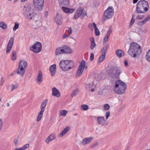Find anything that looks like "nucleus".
I'll return each instance as SVG.
<instances>
[{
  "label": "nucleus",
  "mask_w": 150,
  "mask_h": 150,
  "mask_svg": "<svg viewBox=\"0 0 150 150\" xmlns=\"http://www.w3.org/2000/svg\"><path fill=\"white\" fill-rule=\"evenodd\" d=\"M70 127L69 126L66 127L58 135L59 138L64 136L69 130Z\"/></svg>",
  "instance_id": "nucleus-22"
},
{
  "label": "nucleus",
  "mask_w": 150,
  "mask_h": 150,
  "mask_svg": "<svg viewBox=\"0 0 150 150\" xmlns=\"http://www.w3.org/2000/svg\"><path fill=\"white\" fill-rule=\"evenodd\" d=\"M94 54L93 53H91V54L90 60L91 61H93L94 59Z\"/></svg>",
  "instance_id": "nucleus-50"
},
{
  "label": "nucleus",
  "mask_w": 150,
  "mask_h": 150,
  "mask_svg": "<svg viewBox=\"0 0 150 150\" xmlns=\"http://www.w3.org/2000/svg\"><path fill=\"white\" fill-rule=\"evenodd\" d=\"M98 145V143L97 142L93 144L91 146L92 148H93L97 146Z\"/></svg>",
  "instance_id": "nucleus-52"
},
{
  "label": "nucleus",
  "mask_w": 150,
  "mask_h": 150,
  "mask_svg": "<svg viewBox=\"0 0 150 150\" xmlns=\"http://www.w3.org/2000/svg\"><path fill=\"white\" fill-rule=\"evenodd\" d=\"M67 111L65 110H63L60 111V116H65L67 113Z\"/></svg>",
  "instance_id": "nucleus-39"
},
{
  "label": "nucleus",
  "mask_w": 150,
  "mask_h": 150,
  "mask_svg": "<svg viewBox=\"0 0 150 150\" xmlns=\"http://www.w3.org/2000/svg\"><path fill=\"white\" fill-rule=\"evenodd\" d=\"M77 115V113L75 114V115Z\"/></svg>",
  "instance_id": "nucleus-64"
},
{
  "label": "nucleus",
  "mask_w": 150,
  "mask_h": 150,
  "mask_svg": "<svg viewBox=\"0 0 150 150\" xmlns=\"http://www.w3.org/2000/svg\"><path fill=\"white\" fill-rule=\"evenodd\" d=\"M93 137H90L85 138L83 140L81 143L82 145H86L91 142L93 140Z\"/></svg>",
  "instance_id": "nucleus-23"
},
{
  "label": "nucleus",
  "mask_w": 150,
  "mask_h": 150,
  "mask_svg": "<svg viewBox=\"0 0 150 150\" xmlns=\"http://www.w3.org/2000/svg\"><path fill=\"white\" fill-rule=\"evenodd\" d=\"M63 11L66 13H73L75 10L74 8H68L62 7V8Z\"/></svg>",
  "instance_id": "nucleus-27"
},
{
  "label": "nucleus",
  "mask_w": 150,
  "mask_h": 150,
  "mask_svg": "<svg viewBox=\"0 0 150 150\" xmlns=\"http://www.w3.org/2000/svg\"><path fill=\"white\" fill-rule=\"evenodd\" d=\"M82 110H87L88 109V106L87 105H83L81 106Z\"/></svg>",
  "instance_id": "nucleus-40"
},
{
  "label": "nucleus",
  "mask_w": 150,
  "mask_h": 150,
  "mask_svg": "<svg viewBox=\"0 0 150 150\" xmlns=\"http://www.w3.org/2000/svg\"><path fill=\"white\" fill-rule=\"evenodd\" d=\"M3 125V122L2 120L1 119H0V131Z\"/></svg>",
  "instance_id": "nucleus-48"
},
{
  "label": "nucleus",
  "mask_w": 150,
  "mask_h": 150,
  "mask_svg": "<svg viewBox=\"0 0 150 150\" xmlns=\"http://www.w3.org/2000/svg\"><path fill=\"white\" fill-rule=\"evenodd\" d=\"M92 117H93V118H95V119H97V117H96V116H92Z\"/></svg>",
  "instance_id": "nucleus-62"
},
{
  "label": "nucleus",
  "mask_w": 150,
  "mask_h": 150,
  "mask_svg": "<svg viewBox=\"0 0 150 150\" xmlns=\"http://www.w3.org/2000/svg\"><path fill=\"white\" fill-rule=\"evenodd\" d=\"M145 57L147 61L150 62V49L146 52Z\"/></svg>",
  "instance_id": "nucleus-37"
},
{
  "label": "nucleus",
  "mask_w": 150,
  "mask_h": 150,
  "mask_svg": "<svg viewBox=\"0 0 150 150\" xmlns=\"http://www.w3.org/2000/svg\"><path fill=\"white\" fill-rule=\"evenodd\" d=\"M127 85L121 80H117L115 82V86L114 87V91L118 94H122L124 93L126 89Z\"/></svg>",
  "instance_id": "nucleus-2"
},
{
  "label": "nucleus",
  "mask_w": 150,
  "mask_h": 150,
  "mask_svg": "<svg viewBox=\"0 0 150 150\" xmlns=\"http://www.w3.org/2000/svg\"><path fill=\"white\" fill-rule=\"evenodd\" d=\"M52 95L53 96L57 97H59L61 94L59 91L55 87L52 88Z\"/></svg>",
  "instance_id": "nucleus-21"
},
{
  "label": "nucleus",
  "mask_w": 150,
  "mask_h": 150,
  "mask_svg": "<svg viewBox=\"0 0 150 150\" xmlns=\"http://www.w3.org/2000/svg\"><path fill=\"white\" fill-rule=\"evenodd\" d=\"M48 102V100L45 99L42 102L40 106V111L39 112L37 117L36 121L37 122H39L43 116L45 109Z\"/></svg>",
  "instance_id": "nucleus-6"
},
{
  "label": "nucleus",
  "mask_w": 150,
  "mask_h": 150,
  "mask_svg": "<svg viewBox=\"0 0 150 150\" xmlns=\"http://www.w3.org/2000/svg\"><path fill=\"white\" fill-rule=\"evenodd\" d=\"M86 14V11L81 8H78L74 13V18L77 19L81 17L82 18L84 17Z\"/></svg>",
  "instance_id": "nucleus-10"
},
{
  "label": "nucleus",
  "mask_w": 150,
  "mask_h": 150,
  "mask_svg": "<svg viewBox=\"0 0 150 150\" xmlns=\"http://www.w3.org/2000/svg\"><path fill=\"white\" fill-rule=\"evenodd\" d=\"M93 25L90 23L88 24V27L91 30H93Z\"/></svg>",
  "instance_id": "nucleus-51"
},
{
  "label": "nucleus",
  "mask_w": 150,
  "mask_h": 150,
  "mask_svg": "<svg viewBox=\"0 0 150 150\" xmlns=\"http://www.w3.org/2000/svg\"><path fill=\"white\" fill-rule=\"evenodd\" d=\"M18 1V0H14V1H13L14 3H16L17 1Z\"/></svg>",
  "instance_id": "nucleus-61"
},
{
  "label": "nucleus",
  "mask_w": 150,
  "mask_h": 150,
  "mask_svg": "<svg viewBox=\"0 0 150 150\" xmlns=\"http://www.w3.org/2000/svg\"><path fill=\"white\" fill-rule=\"evenodd\" d=\"M46 13H47H47H48L47 12H46Z\"/></svg>",
  "instance_id": "nucleus-63"
},
{
  "label": "nucleus",
  "mask_w": 150,
  "mask_h": 150,
  "mask_svg": "<svg viewBox=\"0 0 150 150\" xmlns=\"http://www.w3.org/2000/svg\"><path fill=\"white\" fill-rule=\"evenodd\" d=\"M115 54L119 58H120L125 55V53L121 50H117L115 52Z\"/></svg>",
  "instance_id": "nucleus-30"
},
{
  "label": "nucleus",
  "mask_w": 150,
  "mask_h": 150,
  "mask_svg": "<svg viewBox=\"0 0 150 150\" xmlns=\"http://www.w3.org/2000/svg\"><path fill=\"white\" fill-rule=\"evenodd\" d=\"M59 5L60 6H66L69 4V0H58Z\"/></svg>",
  "instance_id": "nucleus-29"
},
{
  "label": "nucleus",
  "mask_w": 150,
  "mask_h": 150,
  "mask_svg": "<svg viewBox=\"0 0 150 150\" xmlns=\"http://www.w3.org/2000/svg\"><path fill=\"white\" fill-rule=\"evenodd\" d=\"M104 108L105 110H108L110 108V106L108 104H105L104 105Z\"/></svg>",
  "instance_id": "nucleus-46"
},
{
  "label": "nucleus",
  "mask_w": 150,
  "mask_h": 150,
  "mask_svg": "<svg viewBox=\"0 0 150 150\" xmlns=\"http://www.w3.org/2000/svg\"><path fill=\"white\" fill-rule=\"evenodd\" d=\"M59 66L62 70L66 71L72 69L74 65L73 62L71 60H62L60 62Z\"/></svg>",
  "instance_id": "nucleus-5"
},
{
  "label": "nucleus",
  "mask_w": 150,
  "mask_h": 150,
  "mask_svg": "<svg viewBox=\"0 0 150 150\" xmlns=\"http://www.w3.org/2000/svg\"><path fill=\"white\" fill-rule=\"evenodd\" d=\"M110 112L109 111H108L106 113L105 116L106 117V119L107 120L108 117L110 116Z\"/></svg>",
  "instance_id": "nucleus-45"
},
{
  "label": "nucleus",
  "mask_w": 150,
  "mask_h": 150,
  "mask_svg": "<svg viewBox=\"0 0 150 150\" xmlns=\"http://www.w3.org/2000/svg\"><path fill=\"white\" fill-rule=\"evenodd\" d=\"M109 46V45L108 44H107L103 47L101 52L102 54L106 55Z\"/></svg>",
  "instance_id": "nucleus-31"
},
{
  "label": "nucleus",
  "mask_w": 150,
  "mask_h": 150,
  "mask_svg": "<svg viewBox=\"0 0 150 150\" xmlns=\"http://www.w3.org/2000/svg\"><path fill=\"white\" fill-rule=\"evenodd\" d=\"M19 24L18 23L15 22L14 23V26L13 28V30L14 31H16L18 28Z\"/></svg>",
  "instance_id": "nucleus-42"
},
{
  "label": "nucleus",
  "mask_w": 150,
  "mask_h": 150,
  "mask_svg": "<svg viewBox=\"0 0 150 150\" xmlns=\"http://www.w3.org/2000/svg\"><path fill=\"white\" fill-rule=\"evenodd\" d=\"M141 52L140 46L136 42H132L128 53L132 57L134 58L139 57Z\"/></svg>",
  "instance_id": "nucleus-1"
},
{
  "label": "nucleus",
  "mask_w": 150,
  "mask_h": 150,
  "mask_svg": "<svg viewBox=\"0 0 150 150\" xmlns=\"http://www.w3.org/2000/svg\"><path fill=\"white\" fill-rule=\"evenodd\" d=\"M97 121L98 124L102 125H105L106 121L103 116H98L97 118Z\"/></svg>",
  "instance_id": "nucleus-16"
},
{
  "label": "nucleus",
  "mask_w": 150,
  "mask_h": 150,
  "mask_svg": "<svg viewBox=\"0 0 150 150\" xmlns=\"http://www.w3.org/2000/svg\"><path fill=\"white\" fill-rule=\"evenodd\" d=\"M33 4L35 7L39 10L43 9L44 0H33Z\"/></svg>",
  "instance_id": "nucleus-12"
},
{
  "label": "nucleus",
  "mask_w": 150,
  "mask_h": 150,
  "mask_svg": "<svg viewBox=\"0 0 150 150\" xmlns=\"http://www.w3.org/2000/svg\"><path fill=\"white\" fill-rule=\"evenodd\" d=\"M112 30L111 28H109L107 31V34L105 35V37L104 38L103 43V44H105L107 42H108L109 39V37L111 33H112Z\"/></svg>",
  "instance_id": "nucleus-19"
},
{
  "label": "nucleus",
  "mask_w": 150,
  "mask_h": 150,
  "mask_svg": "<svg viewBox=\"0 0 150 150\" xmlns=\"http://www.w3.org/2000/svg\"><path fill=\"white\" fill-rule=\"evenodd\" d=\"M138 1V0H133V2L134 4L136 3Z\"/></svg>",
  "instance_id": "nucleus-58"
},
{
  "label": "nucleus",
  "mask_w": 150,
  "mask_h": 150,
  "mask_svg": "<svg viewBox=\"0 0 150 150\" xmlns=\"http://www.w3.org/2000/svg\"><path fill=\"white\" fill-rule=\"evenodd\" d=\"M86 63V62L84 60H83L81 62L76 72V76H80L83 73L84 69L87 68V66L85 65Z\"/></svg>",
  "instance_id": "nucleus-11"
},
{
  "label": "nucleus",
  "mask_w": 150,
  "mask_h": 150,
  "mask_svg": "<svg viewBox=\"0 0 150 150\" xmlns=\"http://www.w3.org/2000/svg\"><path fill=\"white\" fill-rule=\"evenodd\" d=\"M10 104L9 103H7V107H9L10 106Z\"/></svg>",
  "instance_id": "nucleus-59"
},
{
  "label": "nucleus",
  "mask_w": 150,
  "mask_h": 150,
  "mask_svg": "<svg viewBox=\"0 0 150 150\" xmlns=\"http://www.w3.org/2000/svg\"><path fill=\"white\" fill-rule=\"evenodd\" d=\"M56 65L55 64L51 65L49 68V70L51 76H54L56 73Z\"/></svg>",
  "instance_id": "nucleus-25"
},
{
  "label": "nucleus",
  "mask_w": 150,
  "mask_h": 150,
  "mask_svg": "<svg viewBox=\"0 0 150 150\" xmlns=\"http://www.w3.org/2000/svg\"><path fill=\"white\" fill-rule=\"evenodd\" d=\"M30 50L33 52L38 53L40 52L42 49V44L39 42H37L33 45L32 47H30Z\"/></svg>",
  "instance_id": "nucleus-13"
},
{
  "label": "nucleus",
  "mask_w": 150,
  "mask_h": 150,
  "mask_svg": "<svg viewBox=\"0 0 150 150\" xmlns=\"http://www.w3.org/2000/svg\"><path fill=\"white\" fill-rule=\"evenodd\" d=\"M149 5L147 1L145 0L140 1L136 7V11L137 13H144L148 10Z\"/></svg>",
  "instance_id": "nucleus-4"
},
{
  "label": "nucleus",
  "mask_w": 150,
  "mask_h": 150,
  "mask_svg": "<svg viewBox=\"0 0 150 150\" xmlns=\"http://www.w3.org/2000/svg\"><path fill=\"white\" fill-rule=\"evenodd\" d=\"M18 141L17 139H15L14 141V143L15 145H17L18 143Z\"/></svg>",
  "instance_id": "nucleus-55"
},
{
  "label": "nucleus",
  "mask_w": 150,
  "mask_h": 150,
  "mask_svg": "<svg viewBox=\"0 0 150 150\" xmlns=\"http://www.w3.org/2000/svg\"><path fill=\"white\" fill-rule=\"evenodd\" d=\"M27 0H21V1L22 2H24L25 1H27Z\"/></svg>",
  "instance_id": "nucleus-60"
},
{
  "label": "nucleus",
  "mask_w": 150,
  "mask_h": 150,
  "mask_svg": "<svg viewBox=\"0 0 150 150\" xmlns=\"http://www.w3.org/2000/svg\"><path fill=\"white\" fill-rule=\"evenodd\" d=\"M11 86L12 87V88L11 91H13V90L17 88L18 87V84H16L15 85L12 84Z\"/></svg>",
  "instance_id": "nucleus-43"
},
{
  "label": "nucleus",
  "mask_w": 150,
  "mask_h": 150,
  "mask_svg": "<svg viewBox=\"0 0 150 150\" xmlns=\"http://www.w3.org/2000/svg\"><path fill=\"white\" fill-rule=\"evenodd\" d=\"M23 14L25 18L29 21L34 19L36 15L30 5L24 6L23 10Z\"/></svg>",
  "instance_id": "nucleus-3"
},
{
  "label": "nucleus",
  "mask_w": 150,
  "mask_h": 150,
  "mask_svg": "<svg viewBox=\"0 0 150 150\" xmlns=\"http://www.w3.org/2000/svg\"><path fill=\"white\" fill-rule=\"evenodd\" d=\"M11 59L13 60H15L16 58V53L14 52H13L12 54L11 57Z\"/></svg>",
  "instance_id": "nucleus-41"
},
{
  "label": "nucleus",
  "mask_w": 150,
  "mask_h": 150,
  "mask_svg": "<svg viewBox=\"0 0 150 150\" xmlns=\"http://www.w3.org/2000/svg\"><path fill=\"white\" fill-rule=\"evenodd\" d=\"M121 73V68L119 67L116 66L113 67L110 70L109 74L110 77L115 78L117 76H119Z\"/></svg>",
  "instance_id": "nucleus-9"
},
{
  "label": "nucleus",
  "mask_w": 150,
  "mask_h": 150,
  "mask_svg": "<svg viewBox=\"0 0 150 150\" xmlns=\"http://www.w3.org/2000/svg\"><path fill=\"white\" fill-rule=\"evenodd\" d=\"M25 69L19 66L17 70V74L20 75L21 76H23L25 72Z\"/></svg>",
  "instance_id": "nucleus-26"
},
{
  "label": "nucleus",
  "mask_w": 150,
  "mask_h": 150,
  "mask_svg": "<svg viewBox=\"0 0 150 150\" xmlns=\"http://www.w3.org/2000/svg\"><path fill=\"white\" fill-rule=\"evenodd\" d=\"M105 55L102 54V55L100 56L98 58V63L99 64L102 61H103L105 59Z\"/></svg>",
  "instance_id": "nucleus-35"
},
{
  "label": "nucleus",
  "mask_w": 150,
  "mask_h": 150,
  "mask_svg": "<svg viewBox=\"0 0 150 150\" xmlns=\"http://www.w3.org/2000/svg\"><path fill=\"white\" fill-rule=\"evenodd\" d=\"M56 138V134L54 133H52L49 135L45 139V141L47 144H49L51 141L55 139Z\"/></svg>",
  "instance_id": "nucleus-15"
},
{
  "label": "nucleus",
  "mask_w": 150,
  "mask_h": 150,
  "mask_svg": "<svg viewBox=\"0 0 150 150\" xmlns=\"http://www.w3.org/2000/svg\"><path fill=\"white\" fill-rule=\"evenodd\" d=\"M134 22H135V20L132 17L130 23L129 24V27H130L131 26H132V25L134 23Z\"/></svg>",
  "instance_id": "nucleus-44"
},
{
  "label": "nucleus",
  "mask_w": 150,
  "mask_h": 150,
  "mask_svg": "<svg viewBox=\"0 0 150 150\" xmlns=\"http://www.w3.org/2000/svg\"><path fill=\"white\" fill-rule=\"evenodd\" d=\"M79 91L78 89H76L71 94V96L72 97H74L77 95Z\"/></svg>",
  "instance_id": "nucleus-38"
},
{
  "label": "nucleus",
  "mask_w": 150,
  "mask_h": 150,
  "mask_svg": "<svg viewBox=\"0 0 150 150\" xmlns=\"http://www.w3.org/2000/svg\"><path fill=\"white\" fill-rule=\"evenodd\" d=\"M94 83L93 81H92L90 83L86 84V87L87 89L91 92H93L95 91L94 88L93 87Z\"/></svg>",
  "instance_id": "nucleus-18"
},
{
  "label": "nucleus",
  "mask_w": 150,
  "mask_h": 150,
  "mask_svg": "<svg viewBox=\"0 0 150 150\" xmlns=\"http://www.w3.org/2000/svg\"><path fill=\"white\" fill-rule=\"evenodd\" d=\"M36 81L38 83L40 84L43 81V75L42 72L39 71L36 77Z\"/></svg>",
  "instance_id": "nucleus-17"
},
{
  "label": "nucleus",
  "mask_w": 150,
  "mask_h": 150,
  "mask_svg": "<svg viewBox=\"0 0 150 150\" xmlns=\"http://www.w3.org/2000/svg\"><path fill=\"white\" fill-rule=\"evenodd\" d=\"M114 9L112 6H109L104 12V21L111 18L113 15Z\"/></svg>",
  "instance_id": "nucleus-8"
},
{
  "label": "nucleus",
  "mask_w": 150,
  "mask_h": 150,
  "mask_svg": "<svg viewBox=\"0 0 150 150\" xmlns=\"http://www.w3.org/2000/svg\"><path fill=\"white\" fill-rule=\"evenodd\" d=\"M68 33L70 35H71L72 32V30L71 27H69L68 28V29L67 30Z\"/></svg>",
  "instance_id": "nucleus-47"
},
{
  "label": "nucleus",
  "mask_w": 150,
  "mask_h": 150,
  "mask_svg": "<svg viewBox=\"0 0 150 150\" xmlns=\"http://www.w3.org/2000/svg\"><path fill=\"white\" fill-rule=\"evenodd\" d=\"M30 146L28 144H25L22 147L20 148H16L15 150H25L26 149L28 148Z\"/></svg>",
  "instance_id": "nucleus-33"
},
{
  "label": "nucleus",
  "mask_w": 150,
  "mask_h": 150,
  "mask_svg": "<svg viewBox=\"0 0 150 150\" xmlns=\"http://www.w3.org/2000/svg\"><path fill=\"white\" fill-rule=\"evenodd\" d=\"M130 147L129 146H127L125 148V150H129Z\"/></svg>",
  "instance_id": "nucleus-57"
},
{
  "label": "nucleus",
  "mask_w": 150,
  "mask_h": 150,
  "mask_svg": "<svg viewBox=\"0 0 150 150\" xmlns=\"http://www.w3.org/2000/svg\"><path fill=\"white\" fill-rule=\"evenodd\" d=\"M125 65L127 67L128 66V61L127 60H125L124 61Z\"/></svg>",
  "instance_id": "nucleus-53"
},
{
  "label": "nucleus",
  "mask_w": 150,
  "mask_h": 150,
  "mask_svg": "<svg viewBox=\"0 0 150 150\" xmlns=\"http://www.w3.org/2000/svg\"><path fill=\"white\" fill-rule=\"evenodd\" d=\"M93 26L94 28L95 35L96 36H99L100 34L99 31L97 27L96 24L94 23H93Z\"/></svg>",
  "instance_id": "nucleus-34"
},
{
  "label": "nucleus",
  "mask_w": 150,
  "mask_h": 150,
  "mask_svg": "<svg viewBox=\"0 0 150 150\" xmlns=\"http://www.w3.org/2000/svg\"><path fill=\"white\" fill-rule=\"evenodd\" d=\"M4 80L3 78H2L0 84L1 86H2L4 83Z\"/></svg>",
  "instance_id": "nucleus-54"
},
{
  "label": "nucleus",
  "mask_w": 150,
  "mask_h": 150,
  "mask_svg": "<svg viewBox=\"0 0 150 150\" xmlns=\"http://www.w3.org/2000/svg\"><path fill=\"white\" fill-rule=\"evenodd\" d=\"M150 19V15H148L145 19L142 21H138L137 23V24L138 25L142 26L146 23Z\"/></svg>",
  "instance_id": "nucleus-20"
},
{
  "label": "nucleus",
  "mask_w": 150,
  "mask_h": 150,
  "mask_svg": "<svg viewBox=\"0 0 150 150\" xmlns=\"http://www.w3.org/2000/svg\"><path fill=\"white\" fill-rule=\"evenodd\" d=\"M0 27L3 29L4 30L6 28L7 26L4 22L2 21L0 23Z\"/></svg>",
  "instance_id": "nucleus-36"
},
{
  "label": "nucleus",
  "mask_w": 150,
  "mask_h": 150,
  "mask_svg": "<svg viewBox=\"0 0 150 150\" xmlns=\"http://www.w3.org/2000/svg\"><path fill=\"white\" fill-rule=\"evenodd\" d=\"M91 48L92 50L93 49L94 47L96 46V45L94 41V39L93 38H91Z\"/></svg>",
  "instance_id": "nucleus-32"
},
{
  "label": "nucleus",
  "mask_w": 150,
  "mask_h": 150,
  "mask_svg": "<svg viewBox=\"0 0 150 150\" xmlns=\"http://www.w3.org/2000/svg\"><path fill=\"white\" fill-rule=\"evenodd\" d=\"M72 51L71 48L69 46L66 45L62 47L57 48L56 50V54L58 55L62 53H71Z\"/></svg>",
  "instance_id": "nucleus-7"
},
{
  "label": "nucleus",
  "mask_w": 150,
  "mask_h": 150,
  "mask_svg": "<svg viewBox=\"0 0 150 150\" xmlns=\"http://www.w3.org/2000/svg\"><path fill=\"white\" fill-rule=\"evenodd\" d=\"M18 66L25 70L28 66V64L27 62L24 60H21Z\"/></svg>",
  "instance_id": "nucleus-28"
},
{
  "label": "nucleus",
  "mask_w": 150,
  "mask_h": 150,
  "mask_svg": "<svg viewBox=\"0 0 150 150\" xmlns=\"http://www.w3.org/2000/svg\"><path fill=\"white\" fill-rule=\"evenodd\" d=\"M144 17V16L141 15H138L137 16V18L139 20L142 19Z\"/></svg>",
  "instance_id": "nucleus-49"
},
{
  "label": "nucleus",
  "mask_w": 150,
  "mask_h": 150,
  "mask_svg": "<svg viewBox=\"0 0 150 150\" xmlns=\"http://www.w3.org/2000/svg\"><path fill=\"white\" fill-rule=\"evenodd\" d=\"M14 41V38L13 37H11L9 40L7 45V48L6 51V53H8L11 50L13 45Z\"/></svg>",
  "instance_id": "nucleus-14"
},
{
  "label": "nucleus",
  "mask_w": 150,
  "mask_h": 150,
  "mask_svg": "<svg viewBox=\"0 0 150 150\" xmlns=\"http://www.w3.org/2000/svg\"><path fill=\"white\" fill-rule=\"evenodd\" d=\"M55 20L56 23L58 25H61L62 23V18L58 13H57Z\"/></svg>",
  "instance_id": "nucleus-24"
},
{
  "label": "nucleus",
  "mask_w": 150,
  "mask_h": 150,
  "mask_svg": "<svg viewBox=\"0 0 150 150\" xmlns=\"http://www.w3.org/2000/svg\"><path fill=\"white\" fill-rule=\"evenodd\" d=\"M68 36V35H65V34H64L63 36V39H65V38H67Z\"/></svg>",
  "instance_id": "nucleus-56"
}]
</instances>
